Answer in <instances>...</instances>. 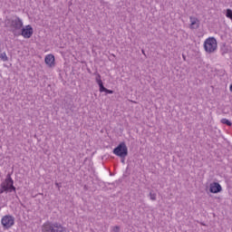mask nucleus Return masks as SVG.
<instances>
[{
  "label": "nucleus",
  "mask_w": 232,
  "mask_h": 232,
  "mask_svg": "<svg viewBox=\"0 0 232 232\" xmlns=\"http://www.w3.org/2000/svg\"><path fill=\"white\" fill-rule=\"evenodd\" d=\"M183 59H184V61H186V56L183 55Z\"/></svg>",
  "instance_id": "nucleus-20"
},
{
  "label": "nucleus",
  "mask_w": 232,
  "mask_h": 232,
  "mask_svg": "<svg viewBox=\"0 0 232 232\" xmlns=\"http://www.w3.org/2000/svg\"><path fill=\"white\" fill-rule=\"evenodd\" d=\"M122 164H124V160H121Z\"/></svg>",
  "instance_id": "nucleus-21"
},
{
  "label": "nucleus",
  "mask_w": 232,
  "mask_h": 232,
  "mask_svg": "<svg viewBox=\"0 0 232 232\" xmlns=\"http://www.w3.org/2000/svg\"><path fill=\"white\" fill-rule=\"evenodd\" d=\"M221 123L222 124H227V126H232L231 121H229V120H227L226 118L221 119Z\"/></svg>",
  "instance_id": "nucleus-11"
},
{
  "label": "nucleus",
  "mask_w": 232,
  "mask_h": 232,
  "mask_svg": "<svg viewBox=\"0 0 232 232\" xmlns=\"http://www.w3.org/2000/svg\"><path fill=\"white\" fill-rule=\"evenodd\" d=\"M189 21L191 30H197V28L200 26V21H198L197 17L190 16Z\"/></svg>",
  "instance_id": "nucleus-9"
},
{
  "label": "nucleus",
  "mask_w": 232,
  "mask_h": 232,
  "mask_svg": "<svg viewBox=\"0 0 232 232\" xmlns=\"http://www.w3.org/2000/svg\"><path fill=\"white\" fill-rule=\"evenodd\" d=\"M209 191L214 194L220 193L222 191V186L218 182H212L209 185Z\"/></svg>",
  "instance_id": "nucleus-8"
},
{
  "label": "nucleus",
  "mask_w": 232,
  "mask_h": 232,
  "mask_svg": "<svg viewBox=\"0 0 232 232\" xmlns=\"http://www.w3.org/2000/svg\"><path fill=\"white\" fill-rule=\"evenodd\" d=\"M5 191H6V190H5V188H0V195L5 193Z\"/></svg>",
  "instance_id": "nucleus-17"
},
{
  "label": "nucleus",
  "mask_w": 232,
  "mask_h": 232,
  "mask_svg": "<svg viewBox=\"0 0 232 232\" xmlns=\"http://www.w3.org/2000/svg\"><path fill=\"white\" fill-rule=\"evenodd\" d=\"M98 86H100V92L102 93V92H106V87H104L103 83H99Z\"/></svg>",
  "instance_id": "nucleus-13"
},
{
  "label": "nucleus",
  "mask_w": 232,
  "mask_h": 232,
  "mask_svg": "<svg viewBox=\"0 0 232 232\" xmlns=\"http://www.w3.org/2000/svg\"><path fill=\"white\" fill-rule=\"evenodd\" d=\"M203 48L207 53H215L217 50H218V43L217 42V38L213 36H209L204 41Z\"/></svg>",
  "instance_id": "nucleus-1"
},
{
  "label": "nucleus",
  "mask_w": 232,
  "mask_h": 232,
  "mask_svg": "<svg viewBox=\"0 0 232 232\" xmlns=\"http://www.w3.org/2000/svg\"><path fill=\"white\" fill-rule=\"evenodd\" d=\"M105 93L111 94V93H113V91L109 90V89H105Z\"/></svg>",
  "instance_id": "nucleus-15"
},
{
  "label": "nucleus",
  "mask_w": 232,
  "mask_h": 232,
  "mask_svg": "<svg viewBox=\"0 0 232 232\" xmlns=\"http://www.w3.org/2000/svg\"><path fill=\"white\" fill-rule=\"evenodd\" d=\"M112 231H113V232H119V231H120L119 227H114L112 228Z\"/></svg>",
  "instance_id": "nucleus-16"
},
{
  "label": "nucleus",
  "mask_w": 232,
  "mask_h": 232,
  "mask_svg": "<svg viewBox=\"0 0 232 232\" xmlns=\"http://www.w3.org/2000/svg\"><path fill=\"white\" fill-rule=\"evenodd\" d=\"M5 26L7 28H11L13 32H16V30H22L23 28V20L19 17H14L13 19L5 20Z\"/></svg>",
  "instance_id": "nucleus-2"
},
{
  "label": "nucleus",
  "mask_w": 232,
  "mask_h": 232,
  "mask_svg": "<svg viewBox=\"0 0 232 232\" xmlns=\"http://www.w3.org/2000/svg\"><path fill=\"white\" fill-rule=\"evenodd\" d=\"M1 188L4 189V191H9L10 193H12V191H15V187H14V179H12L10 175H8L5 181L1 183Z\"/></svg>",
  "instance_id": "nucleus-5"
},
{
  "label": "nucleus",
  "mask_w": 232,
  "mask_h": 232,
  "mask_svg": "<svg viewBox=\"0 0 232 232\" xmlns=\"http://www.w3.org/2000/svg\"><path fill=\"white\" fill-rule=\"evenodd\" d=\"M230 92H232V84H230Z\"/></svg>",
  "instance_id": "nucleus-18"
},
{
  "label": "nucleus",
  "mask_w": 232,
  "mask_h": 232,
  "mask_svg": "<svg viewBox=\"0 0 232 232\" xmlns=\"http://www.w3.org/2000/svg\"><path fill=\"white\" fill-rule=\"evenodd\" d=\"M0 59H1V61H3L4 63H6V61H8V56H7L6 53L4 52V53H0Z\"/></svg>",
  "instance_id": "nucleus-10"
},
{
  "label": "nucleus",
  "mask_w": 232,
  "mask_h": 232,
  "mask_svg": "<svg viewBox=\"0 0 232 232\" xmlns=\"http://www.w3.org/2000/svg\"><path fill=\"white\" fill-rule=\"evenodd\" d=\"M21 35L24 37V39H30V37L34 35V27H32L30 24L25 25L21 30Z\"/></svg>",
  "instance_id": "nucleus-6"
},
{
  "label": "nucleus",
  "mask_w": 232,
  "mask_h": 232,
  "mask_svg": "<svg viewBox=\"0 0 232 232\" xmlns=\"http://www.w3.org/2000/svg\"><path fill=\"white\" fill-rule=\"evenodd\" d=\"M142 53H143V55H146V53H144V50H142Z\"/></svg>",
  "instance_id": "nucleus-19"
},
{
  "label": "nucleus",
  "mask_w": 232,
  "mask_h": 232,
  "mask_svg": "<svg viewBox=\"0 0 232 232\" xmlns=\"http://www.w3.org/2000/svg\"><path fill=\"white\" fill-rule=\"evenodd\" d=\"M150 200H157V194L156 193H150Z\"/></svg>",
  "instance_id": "nucleus-14"
},
{
  "label": "nucleus",
  "mask_w": 232,
  "mask_h": 232,
  "mask_svg": "<svg viewBox=\"0 0 232 232\" xmlns=\"http://www.w3.org/2000/svg\"><path fill=\"white\" fill-rule=\"evenodd\" d=\"M44 63L49 68L55 66V56L52 53L45 55Z\"/></svg>",
  "instance_id": "nucleus-7"
},
{
  "label": "nucleus",
  "mask_w": 232,
  "mask_h": 232,
  "mask_svg": "<svg viewBox=\"0 0 232 232\" xmlns=\"http://www.w3.org/2000/svg\"><path fill=\"white\" fill-rule=\"evenodd\" d=\"M95 81L97 84H102V79L101 78V74H97Z\"/></svg>",
  "instance_id": "nucleus-12"
},
{
  "label": "nucleus",
  "mask_w": 232,
  "mask_h": 232,
  "mask_svg": "<svg viewBox=\"0 0 232 232\" xmlns=\"http://www.w3.org/2000/svg\"><path fill=\"white\" fill-rule=\"evenodd\" d=\"M116 157H120L121 159H125L128 157V147L125 142H121L112 151Z\"/></svg>",
  "instance_id": "nucleus-3"
},
{
  "label": "nucleus",
  "mask_w": 232,
  "mask_h": 232,
  "mask_svg": "<svg viewBox=\"0 0 232 232\" xmlns=\"http://www.w3.org/2000/svg\"><path fill=\"white\" fill-rule=\"evenodd\" d=\"M1 224L4 229H10L15 224V218L12 215H5L2 218Z\"/></svg>",
  "instance_id": "nucleus-4"
}]
</instances>
